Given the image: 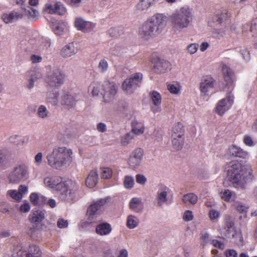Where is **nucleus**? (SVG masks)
Here are the masks:
<instances>
[{
  "label": "nucleus",
  "instance_id": "f257e3e1",
  "mask_svg": "<svg viewBox=\"0 0 257 257\" xmlns=\"http://www.w3.org/2000/svg\"><path fill=\"white\" fill-rule=\"evenodd\" d=\"M44 183L46 187L59 192L60 200L70 201L74 200L78 190V185L71 181H62L61 177L50 176L44 178Z\"/></svg>",
  "mask_w": 257,
  "mask_h": 257
},
{
  "label": "nucleus",
  "instance_id": "f03ea898",
  "mask_svg": "<svg viewBox=\"0 0 257 257\" xmlns=\"http://www.w3.org/2000/svg\"><path fill=\"white\" fill-rule=\"evenodd\" d=\"M220 69L223 73L225 86L227 87L229 92L224 98L217 102L214 111L218 115L223 116L231 108L234 103V97L231 92L234 87L233 73L231 69L223 63L220 64Z\"/></svg>",
  "mask_w": 257,
  "mask_h": 257
},
{
  "label": "nucleus",
  "instance_id": "7ed1b4c3",
  "mask_svg": "<svg viewBox=\"0 0 257 257\" xmlns=\"http://www.w3.org/2000/svg\"><path fill=\"white\" fill-rule=\"evenodd\" d=\"M227 177L234 187L242 189L245 185L252 181L253 178L251 171L237 161L228 164Z\"/></svg>",
  "mask_w": 257,
  "mask_h": 257
},
{
  "label": "nucleus",
  "instance_id": "20e7f679",
  "mask_svg": "<svg viewBox=\"0 0 257 257\" xmlns=\"http://www.w3.org/2000/svg\"><path fill=\"white\" fill-rule=\"evenodd\" d=\"M73 151L66 147L59 146L53 148L47 157L48 165L53 169L62 170L72 163Z\"/></svg>",
  "mask_w": 257,
  "mask_h": 257
},
{
  "label": "nucleus",
  "instance_id": "39448f33",
  "mask_svg": "<svg viewBox=\"0 0 257 257\" xmlns=\"http://www.w3.org/2000/svg\"><path fill=\"white\" fill-rule=\"evenodd\" d=\"M168 17L164 14L158 13L149 18L140 28V35L148 39L160 34L165 27Z\"/></svg>",
  "mask_w": 257,
  "mask_h": 257
},
{
  "label": "nucleus",
  "instance_id": "423d86ee",
  "mask_svg": "<svg viewBox=\"0 0 257 257\" xmlns=\"http://www.w3.org/2000/svg\"><path fill=\"white\" fill-rule=\"evenodd\" d=\"M192 10L185 6L176 11L170 17V21L174 29L177 30L187 28L192 21Z\"/></svg>",
  "mask_w": 257,
  "mask_h": 257
},
{
  "label": "nucleus",
  "instance_id": "0eeeda50",
  "mask_svg": "<svg viewBox=\"0 0 257 257\" xmlns=\"http://www.w3.org/2000/svg\"><path fill=\"white\" fill-rule=\"evenodd\" d=\"M229 16L228 12L223 10L216 12L215 15L210 18L208 25L213 28V34L215 37L221 39L225 35V28H220V27L225 26V22Z\"/></svg>",
  "mask_w": 257,
  "mask_h": 257
},
{
  "label": "nucleus",
  "instance_id": "6e6552de",
  "mask_svg": "<svg viewBox=\"0 0 257 257\" xmlns=\"http://www.w3.org/2000/svg\"><path fill=\"white\" fill-rule=\"evenodd\" d=\"M46 83L52 87H60L64 82L65 75L63 71L59 67L48 65L46 67Z\"/></svg>",
  "mask_w": 257,
  "mask_h": 257
},
{
  "label": "nucleus",
  "instance_id": "1a4fd4ad",
  "mask_svg": "<svg viewBox=\"0 0 257 257\" xmlns=\"http://www.w3.org/2000/svg\"><path fill=\"white\" fill-rule=\"evenodd\" d=\"M13 257H42L38 246L30 244L28 246L18 245L14 248Z\"/></svg>",
  "mask_w": 257,
  "mask_h": 257
},
{
  "label": "nucleus",
  "instance_id": "9d476101",
  "mask_svg": "<svg viewBox=\"0 0 257 257\" xmlns=\"http://www.w3.org/2000/svg\"><path fill=\"white\" fill-rule=\"evenodd\" d=\"M29 177L28 167L25 164H20L15 167L8 176V178L11 183H18L24 182Z\"/></svg>",
  "mask_w": 257,
  "mask_h": 257
},
{
  "label": "nucleus",
  "instance_id": "9b49d317",
  "mask_svg": "<svg viewBox=\"0 0 257 257\" xmlns=\"http://www.w3.org/2000/svg\"><path fill=\"white\" fill-rule=\"evenodd\" d=\"M172 194L171 190L167 186L160 185L156 196L157 206L162 207L164 205H170L173 202Z\"/></svg>",
  "mask_w": 257,
  "mask_h": 257
},
{
  "label": "nucleus",
  "instance_id": "f8f14e48",
  "mask_svg": "<svg viewBox=\"0 0 257 257\" xmlns=\"http://www.w3.org/2000/svg\"><path fill=\"white\" fill-rule=\"evenodd\" d=\"M143 79V75L141 73H137L126 79L122 83V88L127 94H131L140 86Z\"/></svg>",
  "mask_w": 257,
  "mask_h": 257
},
{
  "label": "nucleus",
  "instance_id": "ddd939ff",
  "mask_svg": "<svg viewBox=\"0 0 257 257\" xmlns=\"http://www.w3.org/2000/svg\"><path fill=\"white\" fill-rule=\"evenodd\" d=\"M107 201L106 198L101 199L92 203L87 209L88 222L90 223L96 221L97 215L102 211L103 206Z\"/></svg>",
  "mask_w": 257,
  "mask_h": 257
},
{
  "label": "nucleus",
  "instance_id": "4468645a",
  "mask_svg": "<svg viewBox=\"0 0 257 257\" xmlns=\"http://www.w3.org/2000/svg\"><path fill=\"white\" fill-rule=\"evenodd\" d=\"M103 96L104 100L109 101L112 99L117 93V87L113 82L106 81L102 84Z\"/></svg>",
  "mask_w": 257,
  "mask_h": 257
},
{
  "label": "nucleus",
  "instance_id": "2eb2a0df",
  "mask_svg": "<svg viewBox=\"0 0 257 257\" xmlns=\"http://www.w3.org/2000/svg\"><path fill=\"white\" fill-rule=\"evenodd\" d=\"M144 154L143 150L141 148L134 150L130 154L128 160L129 166L132 168H137L141 165Z\"/></svg>",
  "mask_w": 257,
  "mask_h": 257
},
{
  "label": "nucleus",
  "instance_id": "dca6fc26",
  "mask_svg": "<svg viewBox=\"0 0 257 257\" xmlns=\"http://www.w3.org/2000/svg\"><path fill=\"white\" fill-rule=\"evenodd\" d=\"M214 79L210 75H206L201 79L200 90L204 95H208L209 92L214 86Z\"/></svg>",
  "mask_w": 257,
  "mask_h": 257
},
{
  "label": "nucleus",
  "instance_id": "f3484780",
  "mask_svg": "<svg viewBox=\"0 0 257 257\" xmlns=\"http://www.w3.org/2000/svg\"><path fill=\"white\" fill-rule=\"evenodd\" d=\"M51 27L55 34L58 36H62L66 33L69 28L68 23L64 21H60L57 23L53 22Z\"/></svg>",
  "mask_w": 257,
  "mask_h": 257
},
{
  "label": "nucleus",
  "instance_id": "a211bd4d",
  "mask_svg": "<svg viewBox=\"0 0 257 257\" xmlns=\"http://www.w3.org/2000/svg\"><path fill=\"white\" fill-rule=\"evenodd\" d=\"M171 69V65L167 60L158 58L154 62V70L156 73H165Z\"/></svg>",
  "mask_w": 257,
  "mask_h": 257
},
{
  "label": "nucleus",
  "instance_id": "6ab92c4d",
  "mask_svg": "<svg viewBox=\"0 0 257 257\" xmlns=\"http://www.w3.org/2000/svg\"><path fill=\"white\" fill-rule=\"evenodd\" d=\"M77 100L76 95L68 92H64L61 96L60 103L68 108H71L75 105Z\"/></svg>",
  "mask_w": 257,
  "mask_h": 257
},
{
  "label": "nucleus",
  "instance_id": "aec40b11",
  "mask_svg": "<svg viewBox=\"0 0 257 257\" xmlns=\"http://www.w3.org/2000/svg\"><path fill=\"white\" fill-rule=\"evenodd\" d=\"M236 229L234 226V223L230 219L225 221L222 231V234L224 238L229 240L231 237Z\"/></svg>",
  "mask_w": 257,
  "mask_h": 257
},
{
  "label": "nucleus",
  "instance_id": "412c9836",
  "mask_svg": "<svg viewBox=\"0 0 257 257\" xmlns=\"http://www.w3.org/2000/svg\"><path fill=\"white\" fill-rule=\"evenodd\" d=\"M23 17L22 13L17 11H13L4 14L2 16V19L6 24H10L22 19Z\"/></svg>",
  "mask_w": 257,
  "mask_h": 257
},
{
  "label": "nucleus",
  "instance_id": "4be33fe9",
  "mask_svg": "<svg viewBox=\"0 0 257 257\" xmlns=\"http://www.w3.org/2000/svg\"><path fill=\"white\" fill-rule=\"evenodd\" d=\"M77 53V49L74 43H69L63 47L60 51V55L63 58H68Z\"/></svg>",
  "mask_w": 257,
  "mask_h": 257
},
{
  "label": "nucleus",
  "instance_id": "5701e85b",
  "mask_svg": "<svg viewBox=\"0 0 257 257\" xmlns=\"http://www.w3.org/2000/svg\"><path fill=\"white\" fill-rule=\"evenodd\" d=\"M228 150L229 154L233 157L243 159H245L248 157L247 152L244 151L240 147L235 145H232L230 146Z\"/></svg>",
  "mask_w": 257,
  "mask_h": 257
},
{
  "label": "nucleus",
  "instance_id": "b1692460",
  "mask_svg": "<svg viewBox=\"0 0 257 257\" xmlns=\"http://www.w3.org/2000/svg\"><path fill=\"white\" fill-rule=\"evenodd\" d=\"M130 208L134 212L141 213L144 208L143 203L142 199L138 197H134L130 201Z\"/></svg>",
  "mask_w": 257,
  "mask_h": 257
},
{
  "label": "nucleus",
  "instance_id": "393cba45",
  "mask_svg": "<svg viewBox=\"0 0 257 257\" xmlns=\"http://www.w3.org/2000/svg\"><path fill=\"white\" fill-rule=\"evenodd\" d=\"M112 231L111 225L107 222H102L98 224L96 228V233L101 236H105L109 234Z\"/></svg>",
  "mask_w": 257,
  "mask_h": 257
},
{
  "label": "nucleus",
  "instance_id": "a878e982",
  "mask_svg": "<svg viewBox=\"0 0 257 257\" xmlns=\"http://www.w3.org/2000/svg\"><path fill=\"white\" fill-rule=\"evenodd\" d=\"M132 133L136 135H140L144 133L145 126L144 122L136 119H134L131 123Z\"/></svg>",
  "mask_w": 257,
  "mask_h": 257
},
{
  "label": "nucleus",
  "instance_id": "bb28decb",
  "mask_svg": "<svg viewBox=\"0 0 257 257\" xmlns=\"http://www.w3.org/2000/svg\"><path fill=\"white\" fill-rule=\"evenodd\" d=\"M59 92L55 90L48 91L47 92L46 102L53 106L57 105L58 103Z\"/></svg>",
  "mask_w": 257,
  "mask_h": 257
},
{
  "label": "nucleus",
  "instance_id": "cd10ccee",
  "mask_svg": "<svg viewBox=\"0 0 257 257\" xmlns=\"http://www.w3.org/2000/svg\"><path fill=\"white\" fill-rule=\"evenodd\" d=\"M45 212L40 209L34 211L29 215V220L32 223H39L45 218Z\"/></svg>",
  "mask_w": 257,
  "mask_h": 257
},
{
  "label": "nucleus",
  "instance_id": "c85d7f7f",
  "mask_svg": "<svg viewBox=\"0 0 257 257\" xmlns=\"http://www.w3.org/2000/svg\"><path fill=\"white\" fill-rule=\"evenodd\" d=\"M88 91L93 97L98 96L103 92L102 85L97 81H93L89 85Z\"/></svg>",
  "mask_w": 257,
  "mask_h": 257
},
{
  "label": "nucleus",
  "instance_id": "c756f323",
  "mask_svg": "<svg viewBox=\"0 0 257 257\" xmlns=\"http://www.w3.org/2000/svg\"><path fill=\"white\" fill-rule=\"evenodd\" d=\"M98 181V174L95 170L91 171L87 178L86 179L85 182L86 186L90 188L95 187Z\"/></svg>",
  "mask_w": 257,
  "mask_h": 257
},
{
  "label": "nucleus",
  "instance_id": "7c9ffc66",
  "mask_svg": "<svg viewBox=\"0 0 257 257\" xmlns=\"http://www.w3.org/2000/svg\"><path fill=\"white\" fill-rule=\"evenodd\" d=\"M26 77L36 82L42 77V74L38 69H31L26 72Z\"/></svg>",
  "mask_w": 257,
  "mask_h": 257
},
{
  "label": "nucleus",
  "instance_id": "2f4dec72",
  "mask_svg": "<svg viewBox=\"0 0 257 257\" xmlns=\"http://www.w3.org/2000/svg\"><path fill=\"white\" fill-rule=\"evenodd\" d=\"M184 130L182 123L178 122L172 128V137H184Z\"/></svg>",
  "mask_w": 257,
  "mask_h": 257
},
{
  "label": "nucleus",
  "instance_id": "473e14b6",
  "mask_svg": "<svg viewBox=\"0 0 257 257\" xmlns=\"http://www.w3.org/2000/svg\"><path fill=\"white\" fill-rule=\"evenodd\" d=\"M229 241L235 243L238 246L244 245L243 238L240 231L236 230L235 232L231 235V237L229 239Z\"/></svg>",
  "mask_w": 257,
  "mask_h": 257
},
{
  "label": "nucleus",
  "instance_id": "72a5a7b5",
  "mask_svg": "<svg viewBox=\"0 0 257 257\" xmlns=\"http://www.w3.org/2000/svg\"><path fill=\"white\" fill-rule=\"evenodd\" d=\"M97 69L101 74H105L108 71L109 64L105 58H101L99 60Z\"/></svg>",
  "mask_w": 257,
  "mask_h": 257
},
{
  "label": "nucleus",
  "instance_id": "f704fd0d",
  "mask_svg": "<svg viewBox=\"0 0 257 257\" xmlns=\"http://www.w3.org/2000/svg\"><path fill=\"white\" fill-rule=\"evenodd\" d=\"M139 224L138 218L135 215H130L126 219V226L129 229H134L137 227Z\"/></svg>",
  "mask_w": 257,
  "mask_h": 257
},
{
  "label": "nucleus",
  "instance_id": "c9c22d12",
  "mask_svg": "<svg viewBox=\"0 0 257 257\" xmlns=\"http://www.w3.org/2000/svg\"><path fill=\"white\" fill-rule=\"evenodd\" d=\"M183 201L185 204L190 203L194 205L197 202L198 196L193 193H188L184 195Z\"/></svg>",
  "mask_w": 257,
  "mask_h": 257
},
{
  "label": "nucleus",
  "instance_id": "e433bc0d",
  "mask_svg": "<svg viewBox=\"0 0 257 257\" xmlns=\"http://www.w3.org/2000/svg\"><path fill=\"white\" fill-rule=\"evenodd\" d=\"M9 142L16 146L23 145L25 142V138L23 136L15 135L10 137Z\"/></svg>",
  "mask_w": 257,
  "mask_h": 257
},
{
  "label": "nucleus",
  "instance_id": "4c0bfd02",
  "mask_svg": "<svg viewBox=\"0 0 257 257\" xmlns=\"http://www.w3.org/2000/svg\"><path fill=\"white\" fill-rule=\"evenodd\" d=\"M172 145L174 149L178 151L182 149L184 144V137H172Z\"/></svg>",
  "mask_w": 257,
  "mask_h": 257
},
{
  "label": "nucleus",
  "instance_id": "58836bf2",
  "mask_svg": "<svg viewBox=\"0 0 257 257\" xmlns=\"http://www.w3.org/2000/svg\"><path fill=\"white\" fill-rule=\"evenodd\" d=\"M25 14L28 16L29 19L33 20H36L38 16V12L37 10L31 8L30 6H27L24 10Z\"/></svg>",
  "mask_w": 257,
  "mask_h": 257
},
{
  "label": "nucleus",
  "instance_id": "ea45409f",
  "mask_svg": "<svg viewBox=\"0 0 257 257\" xmlns=\"http://www.w3.org/2000/svg\"><path fill=\"white\" fill-rule=\"evenodd\" d=\"M151 99L154 105H160L162 102L161 94L156 91H153L150 93Z\"/></svg>",
  "mask_w": 257,
  "mask_h": 257
},
{
  "label": "nucleus",
  "instance_id": "a19ab883",
  "mask_svg": "<svg viewBox=\"0 0 257 257\" xmlns=\"http://www.w3.org/2000/svg\"><path fill=\"white\" fill-rule=\"evenodd\" d=\"M221 216V213L219 211L211 209L208 211V217L209 219L213 222H217L219 221Z\"/></svg>",
  "mask_w": 257,
  "mask_h": 257
},
{
  "label": "nucleus",
  "instance_id": "79ce46f5",
  "mask_svg": "<svg viewBox=\"0 0 257 257\" xmlns=\"http://www.w3.org/2000/svg\"><path fill=\"white\" fill-rule=\"evenodd\" d=\"M49 112L46 107L44 105H41L38 108L37 114L39 117L45 119L49 116Z\"/></svg>",
  "mask_w": 257,
  "mask_h": 257
},
{
  "label": "nucleus",
  "instance_id": "37998d69",
  "mask_svg": "<svg viewBox=\"0 0 257 257\" xmlns=\"http://www.w3.org/2000/svg\"><path fill=\"white\" fill-rule=\"evenodd\" d=\"M7 195L18 201L23 198V195L21 193H19L17 190H9L7 192Z\"/></svg>",
  "mask_w": 257,
  "mask_h": 257
},
{
  "label": "nucleus",
  "instance_id": "c03bdc74",
  "mask_svg": "<svg viewBox=\"0 0 257 257\" xmlns=\"http://www.w3.org/2000/svg\"><path fill=\"white\" fill-rule=\"evenodd\" d=\"M134 184L135 180L132 176L127 175L124 177L123 185L125 188L131 189L134 187Z\"/></svg>",
  "mask_w": 257,
  "mask_h": 257
},
{
  "label": "nucleus",
  "instance_id": "a18cd8bd",
  "mask_svg": "<svg viewBox=\"0 0 257 257\" xmlns=\"http://www.w3.org/2000/svg\"><path fill=\"white\" fill-rule=\"evenodd\" d=\"M134 139V135L132 133H128L121 137L120 139L121 144L123 146H127Z\"/></svg>",
  "mask_w": 257,
  "mask_h": 257
},
{
  "label": "nucleus",
  "instance_id": "49530a36",
  "mask_svg": "<svg viewBox=\"0 0 257 257\" xmlns=\"http://www.w3.org/2000/svg\"><path fill=\"white\" fill-rule=\"evenodd\" d=\"M86 21L81 18H76L75 20V27L79 31H83L85 27Z\"/></svg>",
  "mask_w": 257,
  "mask_h": 257
},
{
  "label": "nucleus",
  "instance_id": "de8ad7c7",
  "mask_svg": "<svg viewBox=\"0 0 257 257\" xmlns=\"http://www.w3.org/2000/svg\"><path fill=\"white\" fill-rule=\"evenodd\" d=\"M150 3L147 0H140V2L137 5L136 8L138 10L144 11L147 10L150 7Z\"/></svg>",
  "mask_w": 257,
  "mask_h": 257
},
{
  "label": "nucleus",
  "instance_id": "09e8293b",
  "mask_svg": "<svg viewBox=\"0 0 257 257\" xmlns=\"http://www.w3.org/2000/svg\"><path fill=\"white\" fill-rule=\"evenodd\" d=\"M234 206L236 210L240 213H244L246 216V213L247 211L248 208L240 202H236L234 204Z\"/></svg>",
  "mask_w": 257,
  "mask_h": 257
},
{
  "label": "nucleus",
  "instance_id": "8fccbe9b",
  "mask_svg": "<svg viewBox=\"0 0 257 257\" xmlns=\"http://www.w3.org/2000/svg\"><path fill=\"white\" fill-rule=\"evenodd\" d=\"M56 14L59 15H63L66 13V9L64 5L59 2H57L55 3Z\"/></svg>",
  "mask_w": 257,
  "mask_h": 257
},
{
  "label": "nucleus",
  "instance_id": "3c124183",
  "mask_svg": "<svg viewBox=\"0 0 257 257\" xmlns=\"http://www.w3.org/2000/svg\"><path fill=\"white\" fill-rule=\"evenodd\" d=\"M101 175L103 179H109L112 175V170L108 167H104L101 169Z\"/></svg>",
  "mask_w": 257,
  "mask_h": 257
},
{
  "label": "nucleus",
  "instance_id": "603ef678",
  "mask_svg": "<svg viewBox=\"0 0 257 257\" xmlns=\"http://www.w3.org/2000/svg\"><path fill=\"white\" fill-rule=\"evenodd\" d=\"M126 52V50L124 48H121L120 46H116L114 48H111L110 49V53L113 55L118 56L120 55L123 53Z\"/></svg>",
  "mask_w": 257,
  "mask_h": 257
},
{
  "label": "nucleus",
  "instance_id": "864d4df0",
  "mask_svg": "<svg viewBox=\"0 0 257 257\" xmlns=\"http://www.w3.org/2000/svg\"><path fill=\"white\" fill-rule=\"evenodd\" d=\"M167 88L169 92L173 94H178L180 91V86L178 84L170 83L167 85Z\"/></svg>",
  "mask_w": 257,
  "mask_h": 257
},
{
  "label": "nucleus",
  "instance_id": "5fc2aeb1",
  "mask_svg": "<svg viewBox=\"0 0 257 257\" xmlns=\"http://www.w3.org/2000/svg\"><path fill=\"white\" fill-rule=\"evenodd\" d=\"M40 230L36 228H32L30 229L29 234L34 240H37L40 236Z\"/></svg>",
  "mask_w": 257,
  "mask_h": 257
},
{
  "label": "nucleus",
  "instance_id": "6e6d98bb",
  "mask_svg": "<svg viewBox=\"0 0 257 257\" xmlns=\"http://www.w3.org/2000/svg\"><path fill=\"white\" fill-rule=\"evenodd\" d=\"M40 194L37 193H32L30 196V199L32 203L35 205H39V201H40Z\"/></svg>",
  "mask_w": 257,
  "mask_h": 257
},
{
  "label": "nucleus",
  "instance_id": "4d7b16f0",
  "mask_svg": "<svg viewBox=\"0 0 257 257\" xmlns=\"http://www.w3.org/2000/svg\"><path fill=\"white\" fill-rule=\"evenodd\" d=\"M232 195V193L228 189H225L221 193V197L224 201H228Z\"/></svg>",
  "mask_w": 257,
  "mask_h": 257
},
{
  "label": "nucleus",
  "instance_id": "13d9d810",
  "mask_svg": "<svg viewBox=\"0 0 257 257\" xmlns=\"http://www.w3.org/2000/svg\"><path fill=\"white\" fill-rule=\"evenodd\" d=\"M55 9V4L53 5L51 3H47L45 5L44 10L50 14H56Z\"/></svg>",
  "mask_w": 257,
  "mask_h": 257
},
{
  "label": "nucleus",
  "instance_id": "bf43d9fd",
  "mask_svg": "<svg viewBox=\"0 0 257 257\" xmlns=\"http://www.w3.org/2000/svg\"><path fill=\"white\" fill-rule=\"evenodd\" d=\"M192 211L189 210L185 211L183 215V219L185 221H190L193 219Z\"/></svg>",
  "mask_w": 257,
  "mask_h": 257
},
{
  "label": "nucleus",
  "instance_id": "052dcab7",
  "mask_svg": "<svg viewBox=\"0 0 257 257\" xmlns=\"http://www.w3.org/2000/svg\"><path fill=\"white\" fill-rule=\"evenodd\" d=\"M237 51H239L241 55L242 56V58L245 60L246 61H248L250 59V54L248 52V51L244 48V49H237Z\"/></svg>",
  "mask_w": 257,
  "mask_h": 257
},
{
  "label": "nucleus",
  "instance_id": "680f3d73",
  "mask_svg": "<svg viewBox=\"0 0 257 257\" xmlns=\"http://www.w3.org/2000/svg\"><path fill=\"white\" fill-rule=\"evenodd\" d=\"M31 209V205L29 202L26 201L22 204L19 208L20 211L23 213H27Z\"/></svg>",
  "mask_w": 257,
  "mask_h": 257
},
{
  "label": "nucleus",
  "instance_id": "e2e57ef3",
  "mask_svg": "<svg viewBox=\"0 0 257 257\" xmlns=\"http://www.w3.org/2000/svg\"><path fill=\"white\" fill-rule=\"evenodd\" d=\"M198 47V44L196 43L190 44L187 46L188 52L190 54H194L197 52Z\"/></svg>",
  "mask_w": 257,
  "mask_h": 257
},
{
  "label": "nucleus",
  "instance_id": "0e129e2a",
  "mask_svg": "<svg viewBox=\"0 0 257 257\" xmlns=\"http://www.w3.org/2000/svg\"><path fill=\"white\" fill-rule=\"evenodd\" d=\"M136 182L137 183L144 185L147 182V178L142 174H137L136 176Z\"/></svg>",
  "mask_w": 257,
  "mask_h": 257
},
{
  "label": "nucleus",
  "instance_id": "69168bd1",
  "mask_svg": "<svg viewBox=\"0 0 257 257\" xmlns=\"http://www.w3.org/2000/svg\"><path fill=\"white\" fill-rule=\"evenodd\" d=\"M57 224L59 228H65L68 227L69 223L67 220L59 218L57 221Z\"/></svg>",
  "mask_w": 257,
  "mask_h": 257
},
{
  "label": "nucleus",
  "instance_id": "338daca9",
  "mask_svg": "<svg viewBox=\"0 0 257 257\" xmlns=\"http://www.w3.org/2000/svg\"><path fill=\"white\" fill-rule=\"evenodd\" d=\"M43 154L41 152L38 153L34 157V164L37 166H40L42 163Z\"/></svg>",
  "mask_w": 257,
  "mask_h": 257
},
{
  "label": "nucleus",
  "instance_id": "774afa93",
  "mask_svg": "<svg viewBox=\"0 0 257 257\" xmlns=\"http://www.w3.org/2000/svg\"><path fill=\"white\" fill-rule=\"evenodd\" d=\"M226 257H237V252L233 249H227L224 251Z\"/></svg>",
  "mask_w": 257,
  "mask_h": 257
}]
</instances>
